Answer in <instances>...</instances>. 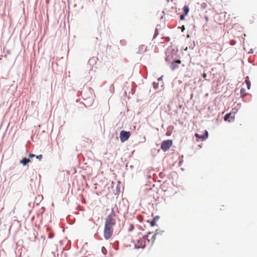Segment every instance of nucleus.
Returning <instances> with one entry per match:
<instances>
[{
  "label": "nucleus",
  "instance_id": "f257e3e1",
  "mask_svg": "<svg viewBox=\"0 0 257 257\" xmlns=\"http://www.w3.org/2000/svg\"><path fill=\"white\" fill-rule=\"evenodd\" d=\"M115 224V214L111 213L105 219L103 234L106 239H109L111 237L113 232V227Z\"/></svg>",
  "mask_w": 257,
  "mask_h": 257
},
{
  "label": "nucleus",
  "instance_id": "f03ea898",
  "mask_svg": "<svg viewBox=\"0 0 257 257\" xmlns=\"http://www.w3.org/2000/svg\"><path fill=\"white\" fill-rule=\"evenodd\" d=\"M173 142L172 140H167L164 141L161 145V149L165 152L168 151L172 146Z\"/></svg>",
  "mask_w": 257,
  "mask_h": 257
},
{
  "label": "nucleus",
  "instance_id": "7ed1b4c3",
  "mask_svg": "<svg viewBox=\"0 0 257 257\" xmlns=\"http://www.w3.org/2000/svg\"><path fill=\"white\" fill-rule=\"evenodd\" d=\"M131 136V133L125 131H121L120 133L119 138L122 143L127 141Z\"/></svg>",
  "mask_w": 257,
  "mask_h": 257
},
{
  "label": "nucleus",
  "instance_id": "20e7f679",
  "mask_svg": "<svg viewBox=\"0 0 257 257\" xmlns=\"http://www.w3.org/2000/svg\"><path fill=\"white\" fill-rule=\"evenodd\" d=\"M235 113L236 112H231L230 113H227L224 117V120H228L229 121L233 120L235 118Z\"/></svg>",
  "mask_w": 257,
  "mask_h": 257
},
{
  "label": "nucleus",
  "instance_id": "39448f33",
  "mask_svg": "<svg viewBox=\"0 0 257 257\" xmlns=\"http://www.w3.org/2000/svg\"><path fill=\"white\" fill-rule=\"evenodd\" d=\"M147 50V46L145 45H140L138 47V53L142 54L145 52Z\"/></svg>",
  "mask_w": 257,
  "mask_h": 257
},
{
  "label": "nucleus",
  "instance_id": "423d86ee",
  "mask_svg": "<svg viewBox=\"0 0 257 257\" xmlns=\"http://www.w3.org/2000/svg\"><path fill=\"white\" fill-rule=\"evenodd\" d=\"M195 136L197 138H199V139H201L202 140H204V139H206V138H207L208 137V132L206 130H205V133H204V135H200L196 133V134H195Z\"/></svg>",
  "mask_w": 257,
  "mask_h": 257
},
{
  "label": "nucleus",
  "instance_id": "0eeeda50",
  "mask_svg": "<svg viewBox=\"0 0 257 257\" xmlns=\"http://www.w3.org/2000/svg\"><path fill=\"white\" fill-rule=\"evenodd\" d=\"M181 62V60H178L177 61H174L171 63V68L172 70H174L176 68H178V66L177 64H180Z\"/></svg>",
  "mask_w": 257,
  "mask_h": 257
},
{
  "label": "nucleus",
  "instance_id": "6e6552de",
  "mask_svg": "<svg viewBox=\"0 0 257 257\" xmlns=\"http://www.w3.org/2000/svg\"><path fill=\"white\" fill-rule=\"evenodd\" d=\"M30 160L29 159H27L26 158H23L21 161V163L24 166L26 165L28 163L30 162Z\"/></svg>",
  "mask_w": 257,
  "mask_h": 257
},
{
  "label": "nucleus",
  "instance_id": "1a4fd4ad",
  "mask_svg": "<svg viewBox=\"0 0 257 257\" xmlns=\"http://www.w3.org/2000/svg\"><path fill=\"white\" fill-rule=\"evenodd\" d=\"M183 11L185 15H187L189 11V8L188 6H185L183 8Z\"/></svg>",
  "mask_w": 257,
  "mask_h": 257
},
{
  "label": "nucleus",
  "instance_id": "9d476101",
  "mask_svg": "<svg viewBox=\"0 0 257 257\" xmlns=\"http://www.w3.org/2000/svg\"><path fill=\"white\" fill-rule=\"evenodd\" d=\"M245 82L246 83V85H247V88L248 89H249L250 88V86H251V83L249 81V80H248V77H247L246 78V79H245Z\"/></svg>",
  "mask_w": 257,
  "mask_h": 257
},
{
  "label": "nucleus",
  "instance_id": "9b49d317",
  "mask_svg": "<svg viewBox=\"0 0 257 257\" xmlns=\"http://www.w3.org/2000/svg\"><path fill=\"white\" fill-rule=\"evenodd\" d=\"M134 228V226L133 224H131L130 225H129V227L128 228V231H132Z\"/></svg>",
  "mask_w": 257,
  "mask_h": 257
},
{
  "label": "nucleus",
  "instance_id": "f8f14e48",
  "mask_svg": "<svg viewBox=\"0 0 257 257\" xmlns=\"http://www.w3.org/2000/svg\"><path fill=\"white\" fill-rule=\"evenodd\" d=\"M244 92H245V89H243V88L241 89V90H240V93H241V95H242V94H243V95H244Z\"/></svg>",
  "mask_w": 257,
  "mask_h": 257
},
{
  "label": "nucleus",
  "instance_id": "ddd939ff",
  "mask_svg": "<svg viewBox=\"0 0 257 257\" xmlns=\"http://www.w3.org/2000/svg\"><path fill=\"white\" fill-rule=\"evenodd\" d=\"M185 15H185V14H182V15H181V16H180V19H181V20H183L184 19V18H185Z\"/></svg>",
  "mask_w": 257,
  "mask_h": 257
},
{
  "label": "nucleus",
  "instance_id": "4468645a",
  "mask_svg": "<svg viewBox=\"0 0 257 257\" xmlns=\"http://www.w3.org/2000/svg\"><path fill=\"white\" fill-rule=\"evenodd\" d=\"M151 226H154L155 225V221L154 220H153V221H152L151 222Z\"/></svg>",
  "mask_w": 257,
  "mask_h": 257
},
{
  "label": "nucleus",
  "instance_id": "2eb2a0df",
  "mask_svg": "<svg viewBox=\"0 0 257 257\" xmlns=\"http://www.w3.org/2000/svg\"><path fill=\"white\" fill-rule=\"evenodd\" d=\"M36 158L37 159H39V160H41L42 159V155H40L39 156H37Z\"/></svg>",
  "mask_w": 257,
  "mask_h": 257
},
{
  "label": "nucleus",
  "instance_id": "dca6fc26",
  "mask_svg": "<svg viewBox=\"0 0 257 257\" xmlns=\"http://www.w3.org/2000/svg\"><path fill=\"white\" fill-rule=\"evenodd\" d=\"M203 75V77L205 79H206V77H207V74H206V73H204L203 74V75Z\"/></svg>",
  "mask_w": 257,
  "mask_h": 257
},
{
  "label": "nucleus",
  "instance_id": "f3484780",
  "mask_svg": "<svg viewBox=\"0 0 257 257\" xmlns=\"http://www.w3.org/2000/svg\"><path fill=\"white\" fill-rule=\"evenodd\" d=\"M205 21H206V22H208V20H209L208 17V16H205Z\"/></svg>",
  "mask_w": 257,
  "mask_h": 257
},
{
  "label": "nucleus",
  "instance_id": "a211bd4d",
  "mask_svg": "<svg viewBox=\"0 0 257 257\" xmlns=\"http://www.w3.org/2000/svg\"><path fill=\"white\" fill-rule=\"evenodd\" d=\"M35 155H33V154H30L29 155V157H30V158H32V157H35Z\"/></svg>",
  "mask_w": 257,
  "mask_h": 257
}]
</instances>
